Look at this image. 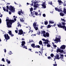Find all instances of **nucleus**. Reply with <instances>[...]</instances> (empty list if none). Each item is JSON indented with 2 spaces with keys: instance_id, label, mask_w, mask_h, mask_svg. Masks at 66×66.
<instances>
[{
  "instance_id": "f257e3e1",
  "label": "nucleus",
  "mask_w": 66,
  "mask_h": 66,
  "mask_svg": "<svg viewBox=\"0 0 66 66\" xmlns=\"http://www.w3.org/2000/svg\"><path fill=\"white\" fill-rule=\"evenodd\" d=\"M6 21H7L6 22V24L7 27L8 28H11L12 23H13L14 22H15V21H16V19L14 18V20H10L9 19H6Z\"/></svg>"
},
{
  "instance_id": "f03ea898",
  "label": "nucleus",
  "mask_w": 66,
  "mask_h": 66,
  "mask_svg": "<svg viewBox=\"0 0 66 66\" xmlns=\"http://www.w3.org/2000/svg\"><path fill=\"white\" fill-rule=\"evenodd\" d=\"M62 23H59V24H57V26L59 28H62L63 29H64L65 26H62Z\"/></svg>"
},
{
  "instance_id": "7ed1b4c3",
  "label": "nucleus",
  "mask_w": 66,
  "mask_h": 66,
  "mask_svg": "<svg viewBox=\"0 0 66 66\" xmlns=\"http://www.w3.org/2000/svg\"><path fill=\"white\" fill-rule=\"evenodd\" d=\"M4 36L5 37V39L6 40V42H7V40L10 38V36H9L7 34H5Z\"/></svg>"
},
{
  "instance_id": "20e7f679",
  "label": "nucleus",
  "mask_w": 66,
  "mask_h": 66,
  "mask_svg": "<svg viewBox=\"0 0 66 66\" xmlns=\"http://www.w3.org/2000/svg\"><path fill=\"white\" fill-rule=\"evenodd\" d=\"M9 10L10 11H12V12H14L15 11V9L14 10V7L12 6L11 5L9 6Z\"/></svg>"
},
{
  "instance_id": "39448f33",
  "label": "nucleus",
  "mask_w": 66,
  "mask_h": 66,
  "mask_svg": "<svg viewBox=\"0 0 66 66\" xmlns=\"http://www.w3.org/2000/svg\"><path fill=\"white\" fill-rule=\"evenodd\" d=\"M19 32L18 33V35H22V34H23V31L22 30V29H19Z\"/></svg>"
},
{
  "instance_id": "423d86ee",
  "label": "nucleus",
  "mask_w": 66,
  "mask_h": 66,
  "mask_svg": "<svg viewBox=\"0 0 66 66\" xmlns=\"http://www.w3.org/2000/svg\"><path fill=\"white\" fill-rule=\"evenodd\" d=\"M42 40H43V42H43V44H44L47 43L48 41H49V40H47V39H42Z\"/></svg>"
},
{
  "instance_id": "0eeeda50",
  "label": "nucleus",
  "mask_w": 66,
  "mask_h": 66,
  "mask_svg": "<svg viewBox=\"0 0 66 66\" xmlns=\"http://www.w3.org/2000/svg\"><path fill=\"white\" fill-rule=\"evenodd\" d=\"M55 40H54V41H55L56 42H60V37H58V38L57 37H56Z\"/></svg>"
},
{
  "instance_id": "6e6552de",
  "label": "nucleus",
  "mask_w": 66,
  "mask_h": 66,
  "mask_svg": "<svg viewBox=\"0 0 66 66\" xmlns=\"http://www.w3.org/2000/svg\"><path fill=\"white\" fill-rule=\"evenodd\" d=\"M46 5H47V4H46V2H44L42 4V6L43 7L44 9H45L46 8Z\"/></svg>"
},
{
  "instance_id": "1a4fd4ad",
  "label": "nucleus",
  "mask_w": 66,
  "mask_h": 66,
  "mask_svg": "<svg viewBox=\"0 0 66 66\" xmlns=\"http://www.w3.org/2000/svg\"><path fill=\"white\" fill-rule=\"evenodd\" d=\"M48 42H49V41L47 42V43H45V44H44V46H46V44H47V47H51V45H50V44L48 43Z\"/></svg>"
},
{
  "instance_id": "9d476101",
  "label": "nucleus",
  "mask_w": 66,
  "mask_h": 66,
  "mask_svg": "<svg viewBox=\"0 0 66 66\" xmlns=\"http://www.w3.org/2000/svg\"><path fill=\"white\" fill-rule=\"evenodd\" d=\"M65 48H66V45H63L61 46L60 48L61 49H63L64 50V49H65Z\"/></svg>"
},
{
  "instance_id": "9b49d317",
  "label": "nucleus",
  "mask_w": 66,
  "mask_h": 66,
  "mask_svg": "<svg viewBox=\"0 0 66 66\" xmlns=\"http://www.w3.org/2000/svg\"><path fill=\"white\" fill-rule=\"evenodd\" d=\"M57 52H59L60 53H63L64 52V50H61L60 49H58V50H57Z\"/></svg>"
},
{
  "instance_id": "f8f14e48",
  "label": "nucleus",
  "mask_w": 66,
  "mask_h": 66,
  "mask_svg": "<svg viewBox=\"0 0 66 66\" xmlns=\"http://www.w3.org/2000/svg\"><path fill=\"white\" fill-rule=\"evenodd\" d=\"M32 4H30V5H32V6H33V3H34V4H36V3H38V2L37 1H36V2H34V1H31Z\"/></svg>"
},
{
  "instance_id": "ddd939ff",
  "label": "nucleus",
  "mask_w": 66,
  "mask_h": 66,
  "mask_svg": "<svg viewBox=\"0 0 66 66\" xmlns=\"http://www.w3.org/2000/svg\"><path fill=\"white\" fill-rule=\"evenodd\" d=\"M34 7L35 8H36L38 6V4L37 3L36 4H34Z\"/></svg>"
},
{
  "instance_id": "4468645a",
  "label": "nucleus",
  "mask_w": 66,
  "mask_h": 66,
  "mask_svg": "<svg viewBox=\"0 0 66 66\" xmlns=\"http://www.w3.org/2000/svg\"><path fill=\"white\" fill-rule=\"evenodd\" d=\"M25 44H26V43L25 41H23L22 42V43L21 44L22 46H24Z\"/></svg>"
},
{
  "instance_id": "2eb2a0df",
  "label": "nucleus",
  "mask_w": 66,
  "mask_h": 66,
  "mask_svg": "<svg viewBox=\"0 0 66 66\" xmlns=\"http://www.w3.org/2000/svg\"><path fill=\"white\" fill-rule=\"evenodd\" d=\"M37 24V22H34L33 23V27H36V24Z\"/></svg>"
},
{
  "instance_id": "dca6fc26",
  "label": "nucleus",
  "mask_w": 66,
  "mask_h": 66,
  "mask_svg": "<svg viewBox=\"0 0 66 66\" xmlns=\"http://www.w3.org/2000/svg\"><path fill=\"white\" fill-rule=\"evenodd\" d=\"M55 10L56 11H58L59 12H60V9H58L57 7H55Z\"/></svg>"
},
{
  "instance_id": "f3484780",
  "label": "nucleus",
  "mask_w": 66,
  "mask_h": 66,
  "mask_svg": "<svg viewBox=\"0 0 66 66\" xmlns=\"http://www.w3.org/2000/svg\"><path fill=\"white\" fill-rule=\"evenodd\" d=\"M31 46L32 47H33V48H35V44H32L31 45Z\"/></svg>"
},
{
  "instance_id": "a211bd4d",
  "label": "nucleus",
  "mask_w": 66,
  "mask_h": 66,
  "mask_svg": "<svg viewBox=\"0 0 66 66\" xmlns=\"http://www.w3.org/2000/svg\"><path fill=\"white\" fill-rule=\"evenodd\" d=\"M35 11H34L33 12H32L31 11V13L32 16H33L34 14H35Z\"/></svg>"
},
{
  "instance_id": "6ab92c4d",
  "label": "nucleus",
  "mask_w": 66,
  "mask_h": 66,
  "mask_svg": "<svg viewBox=\"0 0 66 66\" xmlns=\"http://www.w3.org/2000/svg\"><path fill=\"white\" fill-rule=\"evenodd\" d=\"M46 37H49V34L46 32Z\"/></svg>"
},
{
  "instance_id": "aec40b11",
  "label": "nucleus",
  "mask_w": 66,
  "mask_h": 66,
  "mask_svg": "<svg viewBox=\"0 0 66 66\" xmlns=\"http://www.w3.org/2000/svg\"><path fill=\"white\" fill-rule=\"evenodd\" d=\"M60 15L61 16H64V14L63 13H60Z\"/></svg>"
},
{
  "instance_id": "412c9836",
  "label": "nucleus",
  "mask_w": 66,
  "mask_h": 66,
  "mask_svg": "<svg viewBox=\"0 0 66 66\" xmlns=\"http://www.w3.org/2000/svg\"><path fill=\"white\" fill-rule=\"evenodd\" d=\"M56 56L58 60H59L60 59V57H59V54H57Z\"/></svg>"
},
{
  "instance_id": "4be33fe9",
  "label": "nucleus",
  "mask_w": 66,
  "mask_h": 66,
  "mask_svg": "<svg viewBox=\"0 0 66 66\" xmlns=\"http://www.w3.org/2000/svg\"><path fill=\"white\" fill-rule=\"evenodd\" d=\"M6 62H7V63H8V64H10L11 63V62H10V61H9L8 59H6Z\"/></svg>"
},
{
  "instance_id": "5701e85b",
  "label": "nucleus",
  "mask_w": 66,
  "mask_h": 66,
  "mask_svg": "<svg viewBox=\"0 0 66 66\" xmlns=\"http://www.w3.org/2000/svg\"><path fill=\"white\" fill-rule=\"evenodd\" d=\"M48 21H46L44 22V24L45 25H47L48 24Z\"/></svg>"
},
{
  "instance_id": "b1692460",
  "label": "nucleus",
  "mask_w": 66,
  "mask_h": 66,
  "mask_svg": "<svg viewBox=\"0 0 66 66\" xmlns=\"http://www.w3.org/2000/svg\"><path fill=\"white\" fill-rule=\"evenodd\" d=\"M63 12L64 14L66 13V9H64Z\"/></svg>"
},
{
  "instance_id": "393cba45",
  "label": "nucleus",
  "mask_w": 66,
  "mask_h": 66,
  "mask_svg": "<svg viewBox=\"0 0 66 66\" xmlns=\"http://www.w3.org/2000/svg\"><path fill=\"white\" fill-rule=\"evenodd\" d=\"M8 33L9 34V35H11L12 33V31H9Z\"/></svg>"
},
{
  "instance_id": "a878e982",
  "label": "nucleus",
  "mask_w": 66,
  "mask_h": 66,
  "mask_svg": "<svg viewBox=\"0 0 66 66\" xmlns=\"http://www.w3.org/2000/svg\"><path fill=\"white\" fill-rule=\"evenodd\" d=\"M34 28H35V30H36V31H37V30H38V27H34Z\"/></svg>"
},
{
  "instance_id": "bb28decb",
  "label": "nucleus",
  "mask_w": 66,
  "mask_h": 66,
  "mask_svg": "<svg viewBox=\"0 0 66 66\" xmlns=\"http://www.w3.org/2000/svg\"><path fill=\"white\" fill-rule=\"evenodd\" d=\"M58 1L59 3H63V2H62V1L61 0H59V1L58 0Z\"/></svg>"
},
{
  "instance_id": "cd10ccee",
  "label": "nucleus",
  "mask_w": 66,
  "mask_h": 66,
  "mask_svg": "<svg viewBox=\"0 0 66 66\" xmlns=\"http://www.w3.org/2000/svg\"><path fill=\"white\" fill-rule=\"evenodd\" d=\"M62 25L63 26H65V24H66V23H65V22H62Z\"/></svg>"
},
{
  "instance_id": "c85d7f7f",
  "label": "nucleus",
  "mask_w": 66,
  "mask_h": 66,
  "mask_svg": "<svg viewBox=\"0 0 66 66\" xmlns=\"http://www.w3.org/2000/svg\"><path fill=\"white\" fill-rule=\"evenodd\" d=\"M51 26H51L50 25H48L47 26V28H50L51 27Z\"/></svg>"
},
{
  "instance_id": "c756f323",
  "label": "nucleus",
  "mask_w": 66,
  "mask_h": 66,
  "mask_svg": "<svg viewBox=\"0 0 66 66\" xmlns=\"http://www.w3.org/2000/svg\"><path fill=\"white\" fill-rule=\"evenodd\" d=\"M39 45H42L43 44L42 41H40L39 42Z\"/></svg>"
},
{
  "instance_id": "7c9ffc66",
  "label": "nucleus",
  "mask_w": 66,
  "mask_h": 66,
  "mask_svg": "<svg viewBox=\"0 0 66 66\" xmlns=\"http://www.w3.org/2000/svg\"><path fill=\"white\" fill-rule=\"evenodd\" d=\"M22 47L23 48H25V49H27V46H26L25 45H24V46H22Z\"/></svg>"
},
{
  "instance_id": "2f4dec72",
  "label": "nucleus",
  "mask_w": 66,
  "mask_h": 66,
  "mask_svg": "<svg viewBox=\"0 0 66 66\" xmlns=\"http://www.w3.org/2000/svg\"><path fill=\"white\" fill-rule=\"evenodd\" d=\"M33 8H32V7H31L30 10V12H31V11L32 12V11H33Z\"/></svg>"
},
{
  "instance_id": "473e14b6",
  "label": "nucleus",
  "mask_w": 66,
  "mask_h": 66,
  "mask_svg": "<svg viewBox=\"0 0 66 66\" xmlns=\"http://www.w3.org/2000/svg\"><path fill=\"white\" fill-rule=\"evenodd\" d=\"M18 27H20H20H21V26L20 25V23H19L18 22Z\"/></svg>"
},
{
  "instance_id": "72a5a7b5",
  "label": "nucleus",
  "mask_w": 66,
  "mask_h": 66,
  "mask_svg": "<svg viewBox=\"0 0 66 66\" xmlns=\"http://www.w3.org/2000/svg\"><path fill=\"white\" fill-rule=\"evenodd\" d=\"M54 56V54H51V57H53Z\"/></svg>"
},
{
  "instance_id": "f704fd0d",
  "label": "nucleus",
  "mask_w": 66,
  "mask_h": 66,
  "mask_svg": "<svg viewBox=\"0 0 66 66\" xmlns=\"http://www.w3.org/2000/svg\"><path fill=\"white\" fill-rule=\"evenodd\" d=\"M20 21L21 22H24V20H23V19L22 18L21 19H20Z\"/></svg>"
},
{
  "instance_id": "c9c22d12",
  "label": "nucleus",
  "mask_w": 66,
  "mask_h": 66,
  "mask_svg": "<svg viewBox=\"0 0 66 66\" xmlns=\"http://www.w3.org/2000/svg\"><path fill=\"white\" fill-rule=\"evenodd\" d=\"M45 33H46V31H42V32H41V33L42 34H43H43H45Z\"/></svg>"
},
{
  "instance_id": "e433bc0d",
  "label": "nucleus",
  "mask_w": 66,
  "mask_h": 66,
  "mask_svg": "<svg viewBox=\"0 0 66 66\" xmlns=\"http://www.w3.org/2000/svg\"><path fill=\"white\" fill-rule=\"evenodd\" d=\"M18 14L19 15H21V12L20 11H19L18 12Z\"/></svg>"
},
{
  "instance_id": "4c0bfd02",
  "label": "nucleus",
  "mask_w": 66,
  "mask_h": 66,
  "mask_svg": "<svg viewBox=\"0 0 66 66\" xmlns=\"http://www.w3.org/2000/svg\"><path fill=\"white\" fill-rule=\"evenodd\" d=\"M35 14L36 16H38V13L37 12H35Z\"/></svg>"
},
{
  "instance_id": "58836bf2",
  "label": "nucleus",
  "mask_w": 66,
  "mask_h": 66,
  "mask_svg": "<svg viewBox=\"0 0 66 66\" xmlns=\"http://www.w3.org/2000/svg\"><path fill=\"white\" fill-rule=\"evenodd\" d=\"M49 22L50 23H54V22H52V21H49Z\"/></svg>"
},
{
  "instance_id": "ea45409f",
  "label": "nucleus",
  "mask_w": 66,
  "mask_h": 66,
  "mask_svg": "<svg viewBox=\"0 0 66 66\" xmlns=\"http://www.w3.org/2000/svg\"><path fill=\"white\" fill-rule=\"evenodd\" d=\"M48 59H52V57L50 56H49L48 57Z\"/></svg>"
},
{
  "instance_id": "a19ab883",
  "label": "nucleus",
  "mask_w": 66,
  "mask_h": 66,
  "mask_svg": "<svg viewBox=\"0 0 66 66\" xmlns=\"http://www.w3.org/2000/svg\"><path fill=\"white\" fill-rule=\"evenodd\" d=\"M7 9L9 10V5H7L6 6Z\"/></svg>"
},
{
  "instance_id": "79ce46f5",
  "label": "nucleus",
  "mask_w": 66,
  "mask_h": 66,
  "mask_svg": "<svg viewBox=\"0 0 66 66\" xmlns=\"http://www.w3.org/2000/svg\"><path fill=\"white\" fill-rule=\"evenodd\" d=\"M3 10L4 11H6V9H5V8H4V7H3Z\"/></svg>"
},
{
  "instance_id": "37998d69",
  "label": "nucleus",
  "mask_w": 66,
  "mask_h": 66,
  "mask_svg": "<svg viewBox=\"0 0 66 66\" xmlns=\"http://www.w3.org/2000/svg\"><path fill=\"white\" fill-rule=\"evenodd\" d=\"M2 61L3 62H5V60H4V58L2 59Z\"/></svg>"
},
{
  "instance_id": "c03bdc74",
  "label": "nucleus",
  "mask_w": 66,
  "mask_h": 66,
  "mask_svg": "<svg viewBox=\"0 0 66 66\" xmlns=\"http://www.w3.org/2000/svg\"><path fill=\"white\" fill-rule=\"evenodd\" d=\"M43 16L44 17H46V14H43Z\"/></svg>"
},
{
  "instance_id": "a18cd8bd",
  "label": "nucleus",
  "mask_w": 66,
  "mask_h": 66,
  "mask_svg": "<svg viewBox=\"0 0 66 66\" xmlns=\"http://www.w3.org/2000/svg\"><path fill=\"white\" fill-rule=\"evenodd\" d=\"M62 21H64V22H65V19H62Z\"/></svg>"
},
{
  "instance_id": "49530a36",
  "label": "nucleus",
  "mask_w": 66,
  "mask_h": 66,
  "mask_svg": "<svg viewBox=\"0 0 66 66\" xmlns=\"http://www.w3.org/2000/svg\"><path fill=\"white\" fill-rule=\"evenodd\" d=\"M53 46L54 47H55V48H56V47H57V46H56V45H53Z\"/></svg>"
},
{
  "instance_id": "de8ad7c7",
  "label": "nucleus",
  "mask_w": 66,
  "mask_h": 66,
  "mask_svg": "<svg viewBox=\"0 0 66 66\" xmlns=\"http://www.w3.org/2000/svg\"><path fill=\"white\" fill-rule=\"evenodd\" d=\"M9 14H10V15H11V14H12V12L10 11H9Z\"/></svg>"
},
{
  "instance_id": "09e8293b",
  "label": "nucleus",
  "mask_w": 66,
  "mask_h": 66,
  "mask_svg": "<svg viewBox=\"0 0 66 66\" xmlns=\"http://www.w3.org/2000/svg\"><path fill=\"white\" fill-rule=\"evenodd\" d=\"M60 56L61 57H64V55H63L61 54L60 55Z\"/></svg>"
},
{
  "instance_id": "8fccbe9b",
  "label": "nucleus",
  "mask_w": 66,
  "mask_h": 66,
  "mask_svg": "<svg viewBox=\"0 0 66 66\" xmlns=\"http://www.w3.org/2000/svg\"><path fill=\"white\" fill-rule=\"evenodd\" d=\"M43 36L44 37H46V35L45 34H43Z\"/></svg>"
},
{
  "instance_id": "3c124183",
  "label": "nucleus",
  "mask_w": 66,
  "mask_h": 66,
  "mask_svg": "<svg viewBox=\"0 0 66 66\" xmlns=\"http://www.w3.org/2000/svg\"><path fill=\"white\" fill-rule=\"evenodd\" d=\"M15 32L16 33H18V31L17 30H15Z\"/></svg>"
},
{
  "instance_id": "603ef678",
  "label": "nucleus",
  "mask_w": 66,
  "mask_h": 66,
  "mask_svg": "<svg viewBox=\"0 0 66 66\" xmlns=\"http://www.w3.org/2000/svg\"><path fill=\"white\" fill-rule=\"evenodd\" d=\"M59 58L61 59H64V58L63 57H59Z\"/></svg>"
},
{
  "instance_id": "864d4df0",
  "label": "nucleus",
  "mask_w": 66,
  "mask_h": 66,
  "mask_svg": "<svg viewBox=\"0 0 66 66\" xmlns=\"http://www.w3.org/2000/svg\"><path fill=\"white\" fill-rule=\"evenodd\" d=\"M37 48H40V46L39 45H37Z\"/></svg>"
},
{
  "instance_id": "5fc2aeb1",
  "label": "nucleus",
  "mask_w": 66,
  "mask_h": 66,
  "mask_svg": "<svg viewBox=\"0 0 66 66\" xmlns=\"http://www.w3.org/2000/svg\"><path fill=\"white\" fill-rule=\"evenodd\" d=\"M59 10L60 11V12L61 11V12H63V11H62V10L61 9H59Z\"/></svg>"
},
{
  "instance_id": "6e6d98bb",
  "label": "nucleus",
  "mask_w": 66,
  "mask_h": 66,
  "mask_svg": "<svg viewBox=\"0 0 66 66\" xmlns=\"http://www.w3.org/2000/svg\"><path fill=\"white\" fill-rule=\"evenodd\" d=\"M53 65L54 66H57V64H54Z\"/></svg>"
},
{
  "instance_id": "4d7b16f0",
  "label": "nucleus",
  "mask_w": 66,
  "mask_h": 66,
  "mask_svg": "<svg viewBox=\"0 0 66 66\" xmlns=\"http://www.w3.org/2000/svg\"><path fill=\"white\" fill-rule=\"evenodd\" d=\"M9 54L10 55H11V54H12V52L10 51V52H9Z\"/></svg>"
},
{
  "instance_id": "13d9d810",
  "label": "nucleus",
  "mask_w": 66,
  "mask_h": 66,
  "mask_svg": "<svg viewBox=\"0 0 66 66\" xmlns=\"http://www.w3.org/2000/svg\"><path fill=\"white\" fill-rule=\"evenodd\" d=\"M41 13H39V14H38V15H39V16H41Z\"/></svg>"
},
{
  "instance_id": "bf43d9fd",
  "label": "nucleus",
  "mask_w": 66,
  "mask_h": 66,
  "mask_svg": "<svg viewBox=\"0 0 66 66\" xmlns=\"http://www.w3.org/2000/svg\"><path fill=\"white\" fill-rule=\"evenodd\" d=\"M31 50H32L31 49H29V50L30 51H31V52H32V51H31Z\"/></svg>"
},
{
  "instance_id": "052dcab7",
  "label": "nucleus",
  "mask_w": 66,
  "mask_h": 66,
  "mask_svg": "<svg viewBox=\"0 0 66 66\" xmlns=\"http://www.w3.org/2000/svg\"><path fill=\"white\" fill-rule=\"evenodd\" d=\"M11 36H12V37L13 36H14V34H11Z\"/></svg>"
},
{
  "instance_id": "680f3d73",
  "label": "nucleus",
  "mask_w": 66,
  "mask_h": 66,
  "mask_svg": "<svg viewBox=\"0 0 66 66\" xmlns=\"http://www.w3.org/2000/svg\"><path fill=\"white\" fill-rule=\"evenodd\" d=\"M1 18H0V23L1 24Z\"/></svg>"
},
{
  "instance_id": "e2e57ef3",
  "label": "nucleus",
  "mask_w": 66,
  "mask_h": 66,
  "mask_svg": "<svg viewBox=\"0 0 66 66\" xmlns=\"http://www.w3.org/2000/svg\"><path fill=\"white\" fill-rule=\"evenodd\" d=\"M30 42H33V40H32L30 41V40H29V43H30Z\"/></svg>"
},
{
  "instance_id": "0e129e2a",
  "label": "nucleus",
  "mask_w": 66,
  "mask_h": 66,
  "mask_svg": "<svg viewBox=\"0 0 66 66\" xmlns=\"http://www.w3.org/2000/svg\"><path fill=\"white\" fill-rule=\"evenodd\" d=\"M20 12L21 14H22V10H21Z\"/></svg>"
},
{
  "instance_id": "69168bd1",
  "label": "nucleus",
  "mask_w": 66,
  "mask_h": 66,
  "mask_svg": "<svg viewBox=\"0 0 66 66\" xmlns=\"http://www.w3.org/2000/svg\"><path fill=\"white\" fill-rule=\"evenodd\" d=\"M6 12H9V10H8V9L6 10Z\"/></svg>"
},
{
  "instance_id": "338daca9",
  "label": "nucleus",
  "mask_w": 66,
  "mask_h": 66,
  "mask_svg": "<svg viewBox=\"0 0 66 66\" xmlns=\"http://www.w3.org/2000/svg\"><path fill=\"white\" fill-rule=\"evenodd\" d=\"M6 52V49H4V52Z\"/></svg>"
},
{
  "instance_id": "774afa93",
  "label": "nucleus",
  "mask_w": 66,
  "mask_h": 66,
  "mask_svg": "<svg viewBox=\"0 0 66 66\" xmlns=\"http://www.w3.org/2000/svg\"><path fill=\"white\" fill-rule=\"evenodd\" d=\"M64 30L65 31H66V27H65L64 28Z\"/></svg>"
}]
</instances>
